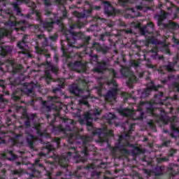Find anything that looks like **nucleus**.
I'll return each mask as SVG.
<instances>
[{"mask_svg": "<svg viewBox=\"0 0 179 179\" xmlns=\"http://www.w3.org/2000/svg\"><path fill=\"white\" fill-rule=\"evenodd\" d=\"M101 110L95 108L94 113H87L85 115V120L87 121V125L92 127V122L93 121V115H100Z\"/></svg>", "mask_w": 179, "mask_h": 179, "instance_id": "nucleus-1", "label": "nucleus"}, {"mask_svg": "<svg viewBox=\"0 0 179 179\" xmlns=\"http://www.w3.org/2000/svg\"><path fill=\"white\" fill-rule=\"evenodd\" d=\"M108 62H101L99 63L98 67L94 69V72H97V73H103V71H106L108 68Z\"/></svg>", "mask_w": 179, "mask_h": 179, "instance_id": "nucleus-2", "label": "nucleus"}, {"mask_svg": "<svg viewBox=\"0 0 179 179\" xmlns=\"http://www.w3.org/2000/svg\"><path fill=\"white\" fill-rule=\"evenodd\" d=\"M71 155V152H68L66 157L59 159V163L62 167H68V162H69V157Z\"/></svg>", "mask_w": 179, "mask_h": 179, "instance_id": "nucleus-3", "label": "nucleus"}, {"mask_svg": "<svg viewBox=\"0 0 179 179\" xmlns=\"http://www.w3.org/2000/svg\"><path fill=\"white\" fill-rule=\"evenodd\" d=\"M150 90H157V87L153 83H151L150 85H148V87L143 92V94L149 96L150 94Z\"/></svg>", "mask_w": 179, "mask_h": 179, "instance_id": "nucleus-4", "label": "nucleus"}, {"mask_svg": "<svg viewBox=\"0 0 179 179\" xmlns=\"http://www.w3.org/2000/svg\"><path fill=\"white\" fill-rule=\"evenodd\" d=\"M103 3H106L108 8V9L107 8L105 9L106 13H108L109 16L113 15V13H114V8L111 7V6L110 5V3H108V1H105L103 2Z\"/></svg>", "mask_w": 179, "mask_h": 179, "instance_id": "nucleus-5", "label": "nucleus"}, {"mask_svg": "<svg viewBox=\"0 0 179 179\" xmlns=\"http://www.w3.org/2000/svg\"><path fill=\"white\" fill-rule=\"evenodd\" d=\"M119 113L121 115H124V117H129V115H132V114H134V112L129 109H123L120 110Z\"/></svg>", "mask_w": 179, "mask_h": 179, "instance_id": "nucleus-6", "label": "nucleus"}, {"mask_svg": "<svg viewBox=\"0 0 179 179\" xmlns=\"http://www.w3.org/2000/svg\"><path fill=\"white\" fill-rule=\"evenodd\" d=\"M171 128L172 131H174L173 134L176 135V136H179V130L177 129L176 125H174V123H171Z\"/></svg>", "mask_w": 179, "mask_h": 179, "instance_id": "nucleus-7", "label": "nucleus"}, {"mask_svg": "<svg viewBox=\"0 0 179 179\" xmlns=\"http://www.w3.org/2000/svg\"><path fill=\"white\" fill-rule=\"evenodd\" d=\"M24 40H26V36H24L22 42H19L17 43V46L20 48V50H23L24 48V45H26V42H24Z\"/></svg>", "mask_w": 179, "mask_h": 179, "instance_id": "nucleus-8", "label": "nucleus"}, {"mask_svg": "<svg viewBox=\"0 0 179 179\" xmlns=\"http://www.w3.org/2000/svg\"><path fill=\"white\" fill-rule=\"evenodd\" d=\"M167 13L163 12V13L159 16V22H162V20H164V19H166V17H167Z\"/></svg>", "mask_w": 179, "mask_h": 179, "instance_id": "nucleus-9", "label": "nucleus"}, {"mask_svg": "<svg viewBox=\"0 0 179 179\" xmlns=\"http://www.w3.org/2000/svg\"><path fill=\"white\" fill-rule=\"evenodd\" d=\"M52 22H45L44 23H43V27H45V28H47V27H52Z\"/></svg>", "mask_w": 179, "mask_h": 179, "instance_id": "nucleus-10", "label": "nucleus"}, {"mask_svg": "<svg viewBox=\"0 0 179 179\" xmlns=\"http://www.w3.org/2000/svg\"><path fill=\"white\" fill-rule=\"evenodd\" d=\"M114 86L115 87H117V82H115L114 80H113L110 83H108V86Z\"/></svg>", "mask_w": 179, "mask_h": 179, "instance_id": "nucleus-11", "label": "nucleus"}, {"mask_svg": "<svg viewBox=\"0 0 179 179\" xmlns=\"http://www.w3.org/2000/svg\"><path fill=\"white\" fill-rule=\"evenodd\" d=\"M131 65H132V66H134L135 68H136L137 66H139V64L135 61L131 62Z\"/></svg>", "mask_w": 179, "mask_h": 179, "instance_id": "nucleus-12", "label": "nucleus"}, {"mask_svg": "<svg viewBox=\"0 0 179 179\" xmlns=\"http://www.w3.org/2000/svg\"><path fill=\"white\" fill-rule=\"evenodd\" d=\"M113 118H115V116L113 115L112 113L108 114V120H113Z\"/></svg>", "mask_w": 179, "mask_h": 179, "instance_id": "nucleus-13", "label": "nucleus"}, {"mask_svg": "<svg viewBox=\"0 0 179 179\" xmlns=\"http://www.w3.org/2000/svg\"><path fill=\"white\" fill-rule=\"evenodd\" d=\"M52 71L54 72L55 73H57L58 72V67L57 66H52Z\"/></svg>", "mask_w": 179, "mask_h": 179, "instance_id": "nucleus-14", "label": "nucleus"}, {"mask_svg": "<svg viewBox=\"0 0 179 179\" xmlns=\"http://www.w3.org/2000/svg\"><path fill=\"white\" fill-rule=\"evenodd\" d=\"M141 34L145 36L146 34V29L145 28L141 29Z\"/></svg>", "mask_w": 179, "mask_h": 179, "instance_id": "nucleus-15", "label": "nucleus"}, {"mask_svg": "<svg viewBox=\"0 0 179 179\" xmlns=\"http://www.w3.org/2000/svg\"><path fill=\"white\" fill-rule=\"evenodd\" d=\"M36 52H38V54H41V52H43V50L38 46L36 47Z\"/></svg>", "mask_w": 179, "mask_h": 179, "instance_id": "nucleus-16", "label": "nucleus"}, {"mask_svg": "<svg viewBox=\"0 0 179 179\" xmlns=\"http://www.w3.org/2000/svg\"><path fill=\"white\" fill-rule=\"evenodd\" d=\"M173 69L174 67L173 66H167L166 67L167 71H169V72H171V71H173Z\"/></svg>", "mask_w": 179, "mask_h": 179, "instance_id": "nucleus-17", "label": "nucleus"}, {"mask_svg": "<svg viewBox=\"0 0 179 179\" xmlns=\"http://www.w3.org/2000/svg\"><path fill=\"white\" fill-rule=\"evenodd\" d=\"M47 149H48V150H53L54 147L52 145L49 144L47 145Z\"/></svg>", "mask_w": 179, "mask_h": 179, "instance_id": "nucleus-18", "label": "nucleus"}, {"mask_svg": "<svg viewBox=\"0 0 179 179\" xmlns=\"http://www.w3.org/2000/svg\"><path fill=\"white\" fill-rule=\"evenodd\" d=\"M8 34H9V31L5 29V30L3 31V36H8Z\"/></svg>", "mask_w": 179, "mask_h": 179, "instance_id": "nucleus-19", "label": "nucleus"}, {"mask_svg": "<svg viewBox=\"0 0 179 179\" xmlns=\"http://www.w3.org/2000/svg\"><path fill=\"white\" fill-rule=\"evenodd\" d=\"M92 9H94L95 10H99L100 9V6H92Z\"/></svg>", "mask_w": 179, "mask_h": 179, "instance_id": "nucleus-20", "label": "nucleus"}, {"mask_svg": "<svg viewBox=\"0 0 179 179\" xmlns=\"http://www.w3.org/2000/svg\"><path fill=\"white\" fill-rule=\"evenodd\" d=\"M128 0H119L120 3H121L122 5H124V3H126V2H127Z\"/></svg>", "mask_w": 179, "mask_h": 179, "instance_id": "nucleus-21", "label": "nucleus"}, {"mask_svg": "<svg viewBox=\"0 0 179 179\" xmlns=\"http://www.w3.org/2000/svg\"><path fill=\"white\" fill-rule=\"evenodd\" d=\"M61 90V88H55L53 89V93H57V92H59Z\"/></svg>", "mask_w": 179, "mask_h": 179, "instance_id": "nucleus-22", "label": "nucleus"}, {"mask_svg": "<svg viewBox=\"0 0 179 179\" xmlns=\"http://www.w3.org/2000/svg\"><path fill=\"white\" fill-rule=\"evenodd\" d=\"M174 153H176V150H174V149L171 150L170 155L173 156V155H174Z\"/></svg>", "mask_w": 179, "mask_h": 179, "instance_id": "nucleus-23", "label": "nucleus"}, {"mask_svg": "<svg viewBox=\"0 0 179 179\" xmlns=\"http://www.w3.org/2000/svg\"><path fill=\"white\" fill-rule=\"evenodd\" d=\"M108 27H113L114 26V22H110L108 24Z\"/></svg>", "mask_w": 179, "mask_h": 179, "instance_id": "nucleus-24", "label": "nucleus"}, {"mask_svg": "<svg viewBox=\"0 0 179 179\" xmlns=\"http://www.w3.org/2000/svg\"><path fill=\"white\" fill-rule=\"evenodd\" d=\"M55 141L57 145H59V138H57L55 139Z\"/></svg>", "mask_w": 179, "mask_h": 179, "instance_id": "nucleus-25", "label": "nucleus"}, {"mask_svg": "<svg viewBox=\"0 0 179 179\" xmlns=\"http://www.w3.org/2000/svg\"><path fill=\"white\" fill-rule=\"evenodd\" d=\"M136 9H137L138 10H142V6H136Z\"/></svg>", "mask_w": 179, "mask_h": 179, "instance_id": "nucleus-26", "label": "nucleus"}, {"mask_svg": "<svg viewBox=\"0 0 179 179\" xmlns=\"http://www.w3.org/2000/svg\"><path fill=\"white\" fill-rule=\"evenodd\" d=\"M112 73L113 75V77L115 78V76L117 75V73L115 72V71L113 70Z\"/></svg>", "mask_w": 179, "mask_h": 179, "instance_id": "nucleus-27", "label": "nucleus"}, {"mask_svg": "<svg viewBox=\"0 0 179 179\" xmlns=\"http://www.w3.org/2000/svg\"><path fill=\"white\" fill-rule=\"evenodd\" d=\"M106 36L104 35V34H101V37H100V40H104V37H105Z\"/></svg>", "mask_w": 179, "mask_h": 179, "instance_id": "nucleus-28", "label": "nucleus"}, {"mask_svg": "<svg viewBox=\"0 0 179 179\" xmlns=\"http://www.w3.org/2000/svg\"><path fill=\"white\" fill-rule=\"evenodd\" d=\"M45 75L47 76V78H48V79H51V76H50V74L48 73H45Z\"/></svg>", "mask_w": 179, "mask_h": 179, "instance_id": "nucleus-29", "label": "nucleus"}, {"mask_svg": "<svg viewBox=\"0 0 179 179\" xmlns=\"http://www.w3.org/2000/svg\"><path fill=\"white\" fill-rule=\"evenodd\" d=\"M175 86L176 87L177 92H179V85L178 84H176Z\"/></svg>", "mask_w": 179, "mask_h": 179, "instance_id": "nucleus-30", "label": "nucleus"}, {"mask_svg": "<svg viewBox=\"0 0 179 179\" xmlns=\"http://www.w3.org/2000/svg\"><path fill=\"white\" fill-rule=\"evenodd\" d=\"M75 27H78V29H80V26H79V25H74V26L71 27L72 29H75Z\"/></svg>", "mask_w": 179, "mask_h": 179, "instance_id": "nucleus-31", "label": "nucleus"}, {"mask_svg": "<svg viewBox=\"0 0 179 179\" xmlns=\"http://www.w3.org/2000/svg\"><path fill=\"white\" fill-rule=\"evenodd\" d=\"M5 143V141L0 138V144Z\"/></svg>", "mask_w": 179, "mask_h": 179, "instance_id": "nucleus-32", "label": "nucleus"}, {"mask_svg": "<svg viewBox=\"0 0 179 179\" xmlns=\"http://www.w3.org/2000/svg\"><path fill=\"white\" fill-rule=\"evenodd\" d=\"M108 135H110L111 136H113V131L112 130L109 131Z\"/></svg>", "mask_w": 179, "mask_h": 179, "instance_id": "nucleus-33", "label": "nucleus"}, {"mask_svg": "<svg viewBox=\"0 0 179 179\" xmlns=\"http://www.w3.org/2000/svg\"><path fill=\"white\" fill-rule=\"evenodd\" d=\"M27 141L28 143H31V140H30L29 138H27Z\"/></svg>", "mask_w": 179, "mask_h": 179, "instance_id": "nucleus-34", "label": "nucleus"}, {"mask_svg": "<svg viewBox=\"0 0 179 179\" xmlns=\"http://www.w3.org/2000/svg\"><path fill=\"white\" fill-rule=\"evenodd\" d=\"M80 103L83 104H87V101H80Z\"/></svg>", "mask_w": 179, "mask_h": 179, "instance_id": "nucleus-35", "label": "nucleus"}, {"mask_svg": "<svg viewBox=\"0 0 179 179\" xmlns=\"http://www.w3.org/2000/svg\"><path fill=\"white\" fill-rule=\"evenodd\" d=\"M126 33H132V30H131V29L130 30H127Z\"/></svg>", "mask_w": 179, "mask_h": 179, "instance_id": "nucleus-36", "label": "nucleus"}, {"mask_svg": "<svg viewBox=\"0 0 179 179\" xmlns=\"http://www.w3.org/2000/svg\"><path fill=\"white\" fill-rule=\"evenodd\" d=\"M76 90H78V88L73 90L72 93H76Z\"/></svg>", "mask_w": 179, "mask_h": 179, "instance_id": "nucleus-37", "label": "nucleus"}, {"mask_svg": "<svg viewBox=\"0 0 179 179\" xmlns=\"http://www.w3.org/2000/svg\"><path fill=\"white\" fill-rule=\"evenodd\" d=\"M0 86H1V87H3V89H4V88H5V85H3V83L0 84Z\"/></svg>", "mask_w": 179, "mask_h": 179, "instance_id": "nucleus-38", "label": "nucleus"}, {"mask_svg": "<svg viewBox=\"0 0 179 179\" xmlns=\"http://www.w3.org/2000/svg\"><path fill=\"white\" fill-rule=\"evenodd\" d=\"M61 174H62L61 172H57L56 176H61Z\"/></svg>", "mask_w": 179, "mask_h": 179, "instance_id": "nucleus-39", "label": "nucleus"}, {"mask_svg": "<svg viewBox=\"0 0 179 179\" xmlns=\"http://www.w3.org/2000/svg\"><path fill=\"white\" fill-rule=\"evenodd\" d=\"M29 137H30V139H31V141H33V139H34V137H33V136H29Z\"/></svg>", "mask_w": 179, "mask_h": 179, "instance_id": "nucleus-40", "label": "nucleus"}, {"mask_svg": "<svg viewBox=\"0 0 179 179\" xmlns=\"http://www.w3.org/2000/svg\"><path fill=\"white\" fill-rule=\"evenodd\" d=\"M8 153H9V155H10L11 156H13V154L12 153V151H9Z\"/></svg>", "mask_w": 179, "mask_h": 179, "instance_id": "nucleus-41", "label": "nucleus"}, {"mask_svg": "<svg viewBox=\"0 0 179 179\" xmlns=\"http://www.w3.org/2000/svg\"><path fill=\"white\" fill-rule=\"evenodd\" d=\"M171 24H172V27H174V26H176V24L173 22L171 23Z\"/></svg>", "mask_w": 179, "mask_h": 179, "instance_id": "nucleus-42", "label": "nucleus"}, {"mask_svg": "<svg viewBox=\"0 0 179 179\" xmlns=\"http://www.w3.org/2000/svg\"><path fill=\"white\" fill-rule=\"evenodd\" d=\"M18 70L22 69V65H20L19 68L17 69Z\"/></svg>", "mask_w": 179, "mask_h": 179, "instance_id": "nucleus-43", "label": "nucleus"}, {"mask_svg": "<svg viewBox=\"0 0 179 179\" xmlns=\"http://www.w3.org/2000/svg\"><path fill=\"white\" fill-rule=\"evenodd\" d=\"M62 83H65V80L62 79Z\"/></svg>", "mask_w": 179, "mask_h": 179, "instance_id": "nucleus-44", "label": "nucleus"}, {"mask_svg": "<svg viewBox=\"0 0 179 179\" xmlns=\"http://www.w3.org/2000/svg\"><path fill=\"white\" fill-rule=\"evenodd\" d=\"M5 154H2V157H3V159H5Z\"/></svg>", "mask_w": 179, "mask_h": 179, "instance_id": "nucleus-45", "label": "nucleus"}, {"mask_svg": "<svg viewBox=\"0 0 179 179\" xmlns=\"http://www.w3.org/2000/svg\"><path fill=\"white\" fill-rule=\"evenodd\" d=\"M46 58H50V55H46Z\"/></svg>", "mask_w": 179, "mask_h": 179, "instance_id": "nucleus-46", "label": "nucleus"}, {"mask_svg": "<svg viewBox=\"0 0 179 179\" xmlns=\"http://www.w3.org/2000/svg\"><path fill=\"white\" fill-rule=\"evenodd\" d=\"M41 37H43V36H41V35L38 36V38H41Z\"/></svg>", "mask_w": 179, "mask_h": 179, "instance_id": "nucleus-47", "label": "nucleus"}, {"mask_svg": "<svg viewBox=\"0 0 179 179\" xmlns=\"http://www.w3.org/2000/svg\"><path fill=\"white\" fill-rule=\"evenodd\" d=\"M131 10L132 12H134V8H131Z\"/></svg>", "mask_w": 179, "mask_h": 179, "instance_id": "nucleus-48", "label": "nucleus"}, {"mask_svg": "<svg viewBox=\"0 0 179 179\" xmlns=\"http://www.w3.org/2000/svg\"><path fill=\"white\" fill-rule=\"evenodd\" d=\"M101 131H96V134H100Z\"/></svg>", "mask_w": 179, "mask_h": 179, "instance_id": "nucleus-49", "label": "nucleus"}, {"mask_svg": "<svg viewBox=\"0 0 179 179\" xmlns=\"http://www.w3.org/2000/svg\"><path fill=\"white\" fill-rule=\"evenodd\" d=\"M44 155L43 153H41V156H43Z\"/></svg>", "mask_w": 179, "mask_h": 179, "instance_id": "nucleus-50", "label": "nucleus"}, {"mask_svg": "<svg viewBox=\"0 0 179 179\" xmlns=\"http://www.w3.org/2000/svg\"><path fill=\"white\" fill-rule=\"evenodd\" d=\"M83 72H85V69H83Z\"/></svg>", "mask_w": 179, "mask_h": 179, "instance_id": "nucleus-51", "label": "nucleus"}, {"mask_svg": "<svg viewBox=\"0 0 179 179\" xmlns=\"http://www.w3.org/2000/svg\"><path fill=\"white\" fill-rule=\"evenodd\" d=\"M160 96H163V93H161V95Z\"/></svg>", "mask_w": 179, "mask_h": 179, "instance_id": "nucleus-52", "label": "nucleus"}, {"mask_svg": "<svg viewBox=\"0 0 179 179\" xmlns=\"http://www.w3.org/2000/svg\"><path fill=\"white\" fill-rule=\"evenodd\" d=\"M90 12H92L91 10H89V13H90Z\"/></svg>", "mask_w": 179, "mask_h": 179, "instance_id": "nucleus-53", "label": "nucleus"}, {"mask_svg": "<svg viewBox=\"0 0 179 179\" xmlns=\"http://www.w3.org/2000/svg\"><path fill=\"white\" fill-rule=\"evenodd\" d=\"M85 99H87V96H85Z\"/></svg>", "mask_w": 179, "mask_h": 179, "instance_id": "nucleus-54", "label": "nucleus"}]
</instances>
